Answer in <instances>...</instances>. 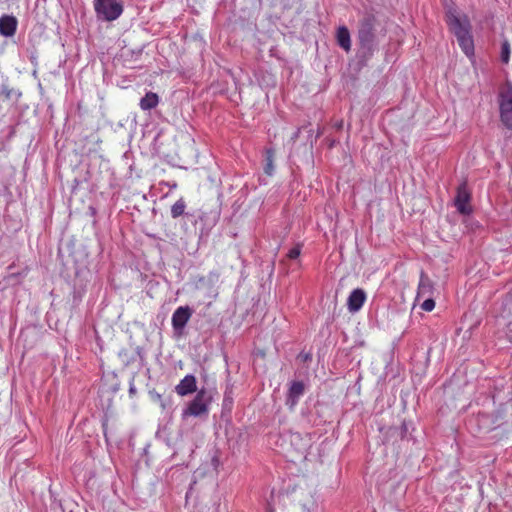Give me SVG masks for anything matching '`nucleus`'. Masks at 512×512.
<instances>
[{
    "label": "nucleus",
    "instance_id": "4",
    "mask_svg": "<svg viewBox=\"0 0 512 512\" xmlns=\"http://www.w3.org/2000/svg\"><path fill=\"white\" fill-rule=\"evenodd\" d=\"M375 19L372 16H366L360 22L358 30V41L361 49L372 52L375 46Z\"/></svg>",
    "mask_w": 512,
    "mask_h": 512
},
{
    "label": "nucleus",
    "instance_id": "1",
    "mask_svg": "<svg viewBox=\"0 0 512 512\" xmlns=\"http://www.w3.org/2000/svg\"><path fill=\"white\" fill-rule=\"evenodd\" d=\"M447 24L455 35L463 53L471 58L474 56V41L471 25L466 15H461L456 8L449 7L446 11Z\"/></svg>",
    "mask_w": 512,
    "mask_h": 512
},
{
    "label": "nucleus",
    "instance_id": "5",
    "mask_svg": "<svg viewBox=\"0 0 512 512\" xmlns=\"http://www.w3.org/2000/svg\"><path fill=\"white\" fill-rule=\"evenodd\" d=\"M500 118L508 129H512V86L507 85L500 92Z\"/></svg>",
    "mask_w": 512,
    "mask_h": 512
},
{
    "label": "nucleus",
    "instance_id": "9",
    "mask_svg": "<svg viewBox=\"0 0 512 512\" xmlns=\"http://www.w3.org/2000/svg\"><path fill=\"white\" fill-rule=\"evenodd\" d=\"M366 300V294L362 289H354L347 300V307L350 312L359 311Z\"/></svg>",
    "mask_w": 512,
    "mask_h": 512
},
{
    "label": "nucleus",
    "instance_id": "22",
    "mask_svg": "<svg viewBox=\"0 0 512 512\" xmlns=\"http://www.w3.org/2000/svg\"><path fill=\"white\" fill-rule=\"evenodd\" d=\"M136 392V388L134 385H131L130 388H129V393L130 394H134Z\"/></svg>",
    "mask_w": 512,
    "mask_h": 512
},
{
    "label": "nucleus",
    "instance_id": "12",
    "mask_svg": "<svg viewBox=\"0 0 512 512\" xmlns=\"http://www.w3.org/2000/svg\"><path fill=\"white\" fill-rule=\"evenodd\" d=\"M433 291V284L428 276L421 274L419 285H418V292H417V298H425L427 296H431Z\"/></svg>",
    "mask_w": 512,
    "mask_h": 512
},
{
    "label": "nucleus",
    "instance_id": "2",
    "mask_svg": "<svg viewBox=\"0 0 512 512\" xmlns=\"http://www.w3.org/2000/svg\"><path fill=\"white\" fill-rule=\"evenodd\" d=\"M211 402V393L207 389L201 388L197 391L193 400H191L183 410L182 418L185 419L190 416L201 417L203 415H208Z\"/></svg>",
    "mask_w": 512,
    "mask_h": 512
},
{
    "label": "nucleus",
    "instance_id": "17",
    "mask_svg": "<svg viewBox=\"0 0 512 512\" xmlns=\"http://www.w3.org/2000/svg\"><path fill=\"white\" fill-rule=\"evenodd\" d=\"M421 308L424 311L430 312L435 308V301L431 298V296H427L421 304Z\"/></svg>",
    "mask_w": 512,
    "mask_h": 512
},
{
    "label": "nucleus",
    "instance_id": "13",
    "mask_svg": "<svg viewBox=\"0 0 512 512\" xmlns=\"http://www.w3.org/2000/svg\"><path fill=\"white\" fill-rule=\"evenodd\" d=\"M338 45L344 49L346 52L351 49V39L349 30L345 26H341L337 30L336 34Z\"/></svg>",
    "mask_w": 512,
    "mask_h": 512
},
{
    "label": "nucleus",
    "instance_id": "20",
    "mask_svg": "<svg viewBox=\"0 0 512 512\" xmlns=\"http://www.w3.org/2000/svg\"><path fill=\"white\" fill-rule=\"evenodd\" d=\"M156 398L160 402V405H161L162 409H165L166 408V404H165L164 400L162 399L161 395L157 394Z\"/></svg>",
    "mask_w": 512,
    "mask_h": 512
},
{
    "label": "nucleus",
    "instance_id": "6",
    "mask_svg": "<svg viewBox=\"0 0 512 512\" xmlns=\"http://www.w3.org/2000/svg\"><path fill=\"white\" fill-rule=\"evenodd\" d=\"M471 194L465 183L458 186L454 205L457 211L462 215H470L472 213V206L470 204Z\"/></svg>",
    "mask_w": 512,
    "mask_h": 512
},
{
    "label": "nucleus",
    "instance_id": "16",
    "mask_svg": "<svg viewBox=\"0 0 512 512\" xmlns=\"http://www.w3.org/2000/svg\"><path fill=\"white\" fill-rule=\"evenodd\" d=\"M500 58L502 63L508 64L510 59V44L508 40H504L501 45Z\"/></svg>",
    "mask_w": 512,
    "mask_h": 512
},
{
    "label": "nucleus",
    "instance_id": "23",
    "mask_svg": "<svg viewBox=\"0 0 512 512\" xmlns=\"http://www.w3.org/2000/svg\"><path fill=\"white\" fill-rule=\"evenodd\" d=\"M498 321H499V325H502V321H504V316H501V319H499Z\"/></svg>",
    "mask_w": 512,
    "mask_h": 512
},
{
    "label": "nucleus",
    "instance_id": "7",
    "mask_svg": "<svg viewBox=\"0 0 512 512\" xmlns=\"http://www.w3.org/2000/svg\"><path fill=\"white\" fill-rule=\"evenodd\" d=\"M193 314L189 306H180L172 314V326L177 332H181Z\"/></svg>",
    "mask_w": 512,
    "mask_h": 512
},
{
    "label": "nucleus",
    "instance_id": "8",
    "mask_svg": "<svg viewBox=\"0 0 512 512\" xmlns=\"http://www.w3.org/2000/svg\"><path fill=\"white\" fill-rule=\"evenodd\" d=\"M175 391L179 396H186L197 391V381L194 375H186L179 384L176 385Z\"/></svg>",
    "mask_w": 512,
    "mask_h": 512
},
{
    "label": "nucleus",
    "instance_id": "3",
    "mask_svg": "<svg viewBox=\"0 0 512 512\" xmlns=\"http://www.w3.org/2000/svg\"><path fill=\"white\" fill-rule=\"evenodd\" d=\"M96 16L102 21H114L123 13L124 7L121 0H94Z\"/></svg>",
    "mask_w": 512,
    "mask_h": 512
},
{
    "label": "nucleus",
    "instance_id": "11",
    "mask_svg": "<svg viewBox=\"0 0 512 512\" xmlns=\"http://www.w3.org/2000/svg\"><path fill=\"white\" fill-rule=\"evenodd\" d=\"M304 393V385L302 382L295 381L291 384L288 394L287 403L293 407L297 404L299 398Z\"/></svg>",
    "mask_w": 512,
    "mask_h": 512
},
{
    "label": "nucleus",
    "instance_id": "15",
    "mask_svg": "<svg viewBox=\"0 0 512 512\" xmlns=\"http://www.w3.org/2000/svg\"><path fill=\"white\" fill-rule=\"evenodd\" d=\"M186 203L183 198L177 200L171 207V217L176 219L184 214Z\"/></svg>",
    "mask_w": 512,
    "mask_h": 512
},
{
    "label": "nucleus",
    "instance_id": "10",
    "mask_svg": "<svg viewBox=\"0 0 512 512\" xmlns=\"http://www.w3.org/2000/svg\"><path fill=\"white\" fill-rule=\"evenodd\" d=\"M18 21L12 15H3L0 17V34L5 37H11L15 34Z\"/></svg>",
    "mask_w": 512,
    "mask_h": 512
},
{
    "label": "nucleus",
    "instance_id": "19",
    "mask_svg": "<svg viewBox=\"0 0 512 512\" xmlns=\"http://www.w3.org/2000/svg\"><path fill=\"white\" fill-rule=\"evenodd\" d=\"M272 169H273V166H272V160H271V158L269 157V158H268V163H267L266 168H265V171H266V173H267V174H269V175H270V174L272 173Z\"/></svg>",
    "mask_w": 512,
    "mask_h": 512
},
{
    "label": "nucleus",
    "instance_id": "18",
    "mask_svg": "<svg viewBox=\"0 0 512 512\" xmlns=\"http://www.w3.org/2000/svg\"><path fill=\"white\" fill-rule=\"evenodd\" d=\"M300 253H301V248H300V246H299V245H297V246H294L293 248H291V249L288 251L287 256H288V258H290V259H296V258H298V257H299Z\"/></svg>",
    "mask_w": 512,
    "mask_h": 512
},
{
    "label": "nucleus",
    "instance_id": "21",
    "mask_svg": "<svg viewBox=\"0 0 512 512\" xmlns=\"http://www.w3.org/2000/svg\"><path fill=\"white\" fill-rule=\"evenodd\" d=\"M507 329H508V333L507 335L512 338V321H510L509 323H507Z\"/></svg>",
    "mask_w": 512,
    "mask_h": 512
},
{
    "label": "nucleus",
    "instance_id": "14",
    "mask_svg": "<svg viewBox=\"0 0 512 512\" xmlns=\"http://www.w3.org/2000/svg\"><path fill=\"white\" fill-rule=\"evenodd\" d=\"M159 103V97L156 93L148 92L140 100V108L144 111L155 108Z\"/></svg>",
    "mask_w": 512,
    "mask_h": 512
}]
</instances>
